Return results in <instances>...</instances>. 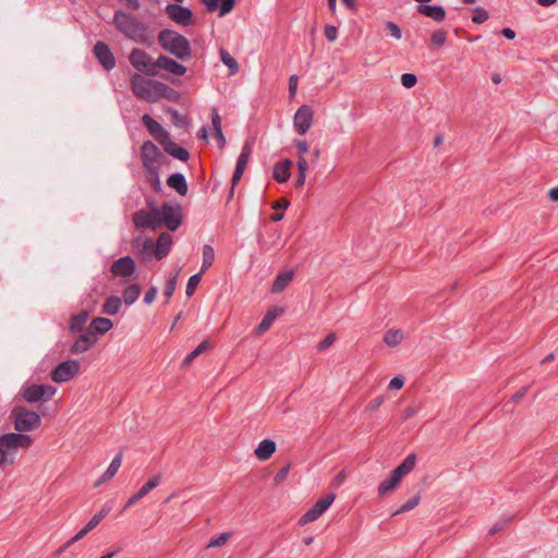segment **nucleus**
I'll list each match as a JSON object with an SVG mask.
<instances>
[{"instance_id":"25","label":"nucleus","mask_w":558,"mask_h":558,"mask_svg":"<svg viewBox=\"0 0 558 558\" xmlns=\"http://www.w3.org/2000/svg\"><path fill=\"white\" fill-rule=\"evenodd\" d=\"M282 313L283 308L281 307H272L268 310L265 316L263 317L262 322L255 328V333L263 335L264 332H266L270 328L275 319Z\"/></svg>"},{"instance_id":"36","label":"nucleus","mask_w":558,"mask_h":558,"mask_svg":"<svg viewBox=\"0 0 558 558\" xmlns=\"http://www.w3.org/2000/svg\"><path fill=\"white\" fill-rule=\"evenodd\" d=\"M211 123L214 128L215 137L217 138L218 142V146L220 149H222L225 148L227 141L221 128V118L216 109H213Z\"/></svg>"},{"instance_id":"29","label":"nucleus","mask_w":558,"mask_h":558,"mask_svg":"<svg viewBox=\"0 0 558 558\" xmlns=\"http://www.w3.org/2000/svg\"><path fill=\"white\" fill-rule=\"evenodd\" d=\"M167 185L173 189L179 195L185 196L189 191L187 182L182 173H173L167 179Z\"/></svg>"},{"instance_id":"60","label":"nucleus","mask_w":558,"mask_h":558,"mask_svg":"<svg viewBox=\"0 0 558 558\" xmlns=\"http://www.w3.org/2000/svg\"><path fill=\"white\" fill-rule=\"evenodd\" d=\"M289 471H290L289 464L282 466L275 475V478H274L275 483L279 484V483L283 482L287 478Z\"/></svg>"},{"instance_id":"62","label":"nucleus","mask_w":558,"mask_h":558,"mask_svg":"<svg viewBox=\"0 0 558 558\" xmlns=\"http://www.w3.org/2000/svg\"><path fill=\"white\" fill-rule=\"evenodd\" d=\"M383 402H384V397L383 396H378V397H376L375 399H373L372 401L368 402L367 410L371 411V412H375V411H377L380 408Z\"/></svg>"},{"instance_id":"28","label":"nucleus","mask_w":558,"mask_h":558,"mask_svg":"<svg viewBox=\"0 0 558 558\" xmlns=\"http://www.w3.org/2000/svg\"><path fill=\"white\" fill-rule=\"evenodd\" d=\"M172 243V236L168 232H162L159 234L157 242H155L158 260H161L168 256L171 251Z\"/></svg>"},{"instance_id":"35","label":"nucleus","mask_w":558,"mask_h":558,"mask_svg":"<svg viewBox=\"0 0 558 558\" xmlns=\"http://www.w3.org/2000/svg\"><path fill=\"white\" fill-rule=\"evenodd\" d=\"M89 317L87 311H81L80 313L72 315L69 322V329L72 333L81 332Z\"/></svg>"},{"instance_id":"13","label":"nucleus","mask_w":558,"mask_h":558,"mask_svg":"<svg viewBox=\"0 0 558 558\" xmlns=\"http://www.w3.org/2000/svg\"><path fill=\"white\" fill-rule=\"evenodd\" d=\"M314 111L311 106L302 105L293 118V126L298 134L304 135L312 126Z\"/></svg>"},{"instance_id":"24","label":"nucleus","mask_w":558,"mask_h":558,"mask_svg":"<svg viewBox=\"0 0 558 558\" xmlns=\"http://www.w3.org/2000/svg\"><path fill=\"white\" fill-rule=\"evenodd\" d=\"M416 11L438 23L446 19V10L441 5L418 4Z\"/></svg>"},{"instance_id":"37","label":"nucleus","mask_w":558,"mask_h":558,"mask_svg":"<svg viewBox=\"0 0 558 558\" xmlns=\"http://www.w3.org/2000/svg\"><path fill=\"white\" fill-rule=\"evenodd\" d=\"M122 300L119 296H108L102 305V313L107 315H116L120 311Z\"/></svg>"},{"instance_id":"18","label":"nucleus","mask_w":558,"mask_h":558,"mask_svg":"<svg viewBox=\"0 0 558 558\" xmlns=\"http://www.w3.org/2000/svg\"><path fill=\"white\" fill-rule=\"evenodd\" d=\"M136 270V265L131 256H123L111 264L110 271L116 277H131Z\"/></svg>"},{"instance_id":"32","label":"nucleus","mask_w":558,"mask_h":558,"mask_svg":"<svg viewBox=\"0 0 558 558\" xmlns=\"http://www.w3.org/2000/svg\"><path fill=\"white\" fill-rule=\"evenodd\" d=\"M141 240L136 241L135 247L144 260H149L153 256L157 259L156 244L153 239H145L140 244Z\"/></svg>"},{"instance_id":"51","label":"nucleus","mask_w":558,"mask_h":558,"mask_svg":"<svg viewBox=\"0 0 558 558\" xmlns=\"http://www.w3.org/2000/svg\"><path fill=\"white\" fill-rule=\"evenodd\" d=\"M488 17H489V14H488V12L485 9L476 8L474 10V14L472 16V21L475 24H482V23L486 22L488 20Z\"/></svg>"},{"instance_id":"45","label":"nucleus","mask_w":558,"mask_h":558,"mask_svg":"<svg viewBox=\"0 0 558 558\" xmlns=\"http://www.w3.org/2000/svg\"><path fill=\"white\" fill-rule=\"evenodd\" d=\"M245 168H246L245 165H241V163L236 162L235 169H234V172H233V175L231 179V187L229 191L228 201L232 199L233 194H234V187L238 184V182L241 180V178L245 171Z\"/></svg>"},{"instance_id":"19","label":"nucleus","mask_w":558,"mask_h":558,"mask_svg":"<svg viewBox=\"0 0 558 558\" xmlns=\"http://www.w3.org/2000/svg\"><path fill=\"white\" fill-rule=\"evenodd\" d=\"M142 122L146 126L149 134L159 143L161 144V141L167 140L170 134L168 131H166L160 123H158L156 120H154L149 114H144L142 117Z\"/></svg>"},{"instance_id":"52","label":"nucleus","mask_w":558,"mask_h":558,"mask_svg":"<svg viewBox=\"0 0 558 558\" xmlns=\"http://www.w3.org/2000/svg\"><path fill=\"white\" fill-rule=\"evenodd\" d=\"M230 535L231 534L227 532V533L220 534L217 537L211 538L207 545V548L223 546L227 543V541L229 539Z\"/></svg>"},{"instance_id":"44","label":"nucleus","mask_w":558,"mask_h":558,"mask_svg":"<svg viewBox=\"0 0 558 558\" xmlns=\"http://www.w3.org/2000/svg\"><path fill=\"white\" fill-rule=\"evenodd\" d=\"M403 339V332L400 329H390L385 333L384 342L389 347H396Z\"/></svg>"},{"instance_id":"22","label":"nucleus","mask_w":558,"mask_h":558,"mask_svg":"<svg viewBox=\"0 0 558 558\" xmlns=\"http://www.w3.org/2000/svg\"><path fill=\"white\" fill-rule=\"evenodd\" d=\"M160 145L162 146L163 150L167 154H169L170 156L178 160L187 161L190 158V153L187 151V149L179 146L171 140L170 136L167 140L161 141Z\"/></svg>"},{"instance_id":"63","label":"nucleus","mask_w":558,"mask_h":558,"mask_svg":"<svg viewBox=\"0 0 558 558\" xmlns=\"http://www.w3.org/2000/svg\"><path fill=\"white\" fill-rule=\"evenodd\" d=\"M157 292H158V289L157 287H150L145 295H144V302L146 304H151L154 302V300L156 299V295H157Z\"/></svg>"},{"instance_id":"11","label":"nucleus","mask_w":558,"mask_h":558,"mask_svg":"<svg viewBox=\"0 0 558 558\" xmlns=\"http://www.w3.org/2000/svg\"><path fill=\"white\" fill-rule=\"evenodd\" d=\"M80 372V363L76 360H68L59 363L51 372L50 377L54 383H65L75 377Z\"/></svg>"},{"instance_id":"56","label":"nucleus","mask_w":558,"mask_h":558,"mask_svg":"<svg viewBox=\"0 0 558 558\" xmlns=\"http://www.w3.org/2000/svg\"><path fill=\"white\" fill-rule=\"evenodd\" d=\"M385 27L386 29L390 33V35L396 38V39H400L401 36H402V33H401V29L400 27L398 26V24H396L395 22L392 21H387L385 23Z\"/></svg>"},{"instance_id":"14","label":"nucleus","mask_w":558,"mask_h":558,"mask_svg":"<svg viewBox=\"0 0 558 558\" xmlns=\"http://www.w3.org/2000/svg\"><path fill=\"white\" fill-rule=\"evenodd\" d=\"M33 439L31 436L19 433H8L0 436V447L3 449H17L31 447Z\"/></svg>"},{"instance_id":"49","label":"nucleus","mask_w":558,"mask_h":558,"mask_svg":"<svg viewBox=\"0 0 558 558\" xmlns=\"http://www.w3.org/2000/svg\"><path fill=\"white\" fill-rule=\"evenodd\" d=\"M447 39V33L442 29L435 31L430 36V41L435 47H442Z\"/></svg>"},{"instance_id":"2","label":"nucleus","mask_w":558,"mask_h":558,"mask_svg":"<svg viewBox=\"0 0 558 558\" xmlns=\"http://www.w3.org/2000/svg\"><path fill=\"white\" fill-rule=\"evenodd\" d=\"M158 44L170 54L180 60H189L192 57V48L187 38L172 29H161L158 33Z\"/></svg>"},{"instance_id":"23","label":"nucleus","mask_w":558,"mask_h":558,"mask_svg":"<svg viewBox=\"0 0 558 558\" xmlns=\"http://www.w3.org/2000/svg\"><path fill=\"white\" fill-rule=\"evenodd\" d=\"M154 96V102L159 99H167L170 101H178L180 99V93L178 90L159 81L155 84Z\"/></svg>"},{"instance_id":"33","label":"nucleus","mask_w":558,"mask_h":558,"mask_svg":"<svg viewBox=\"0 0 558 558\" xmlns=\"http://www.w3.org/2000/svg\"><path fill=\"white\" fill-rule=\"evenodd\" d=\"M294 277V272L292 270L280 272L276 276L272 286H271V293L278 294L282 292L288 284L292 281Z\"/></svg>"},{"instance_id":"58","label":"nucleus","mask_w":558,"mask_h":558,"mask_svg":"<svg viewBox=\"0 0 558 558\" xmlns=\"http://www.w3.org/2000/svg\"><path fill=\"white\" fill-rule=\"evenodd\" d=\"M325 37L328 41H335L338 37V29L333 25H326L324 28Z\"/></svg>"},{"instance_id":"9","label":"nucleus","mask_w":558,"mask_h":558,"mask_svg":"<svg viewBox=\"0 0 558 558\" xmlns=\"http://www.w3.org/2000/svg\"><path fill=\"white\" fill-rule=\"evenodd\" d=\"M159 208L153 206L150 210L141 209L133 214V223L136 229H153L160 226Z\"/></svg>"},{"instance_id":"10","label":"nucleus","mask_w":558,"mask_h":558,"mask_svg":"<svg viewBox=\"0 0 558 558\" xmlns=\"http://www.w3.org/2000/svg\"><path fill=\"white\" fill-rule=\"evenodd\" d=\"M336 494L330 493L325 497L316 501V504L310 508L299 520L300 525L316 521L333 502Z\"/></svg>"},{"instance_id":"53","label":"nucleus","mask_w":558,"mask_h":558,"mask_svg":"<svg viewBox=\"0 0 558 558\" xmlns=\"http://www.w3.org/2000/svg\"><path fill=\"white\" fill-rule=\"evenodd\" d=\"M169 112L171 114L172 122L177 126H184L187 124L186 117L182 116L177 109L170 108Z\"/></svg>"},{"instance_id":"57","label":"nucleus","mask_w":558,"mask_h":558,"mask_svg":"<svg viewBox=\"0 0 558 558\" xmlns=\"http://www.w3.org/2000/svg\"><path fill=\"white\" fill-rule=\"evenodd\" d=\"M336 340V335L333 332H329L318 344H317V349L319 351H325L326 349H328L330 345L333 344Z\"/></svg>"},{"instance_id":"39","label":"nucleus","mask_w":558,"mask_h":558,"mask_svg":"<svg viewBox=\"0 0 558 558\" xmlns=\"http://www.w3.org/2000/svg\"><path fill=\"white\" fill-rule=\"evenodd\" d=\"M219 53L221 62L229 69V74L235 75L240 69L236 60L223 48L220 49Z\"/></svg>"},{"instance_id":"42","label":"nucleus","mask_w":558,"mask_h":558,"mask_svg":"<svg viewBox=\"0 0 558 558\" xmlns=\"http://www.w3.org/2000/svg\"><path fill=\"white\" fill-rule=\"evenodd\" d=\"M399 481L390 473V476L383 481L378 486V495L385 496L387 493L392 492L399 485Z\"/></svg>"},{"instance_id":"41","label":"nucleus","mask_w":558,"mask_h":558,"mask_svg":"<svg viewBox=\"0 0 558 558\" xmlns=\"http://www.w3.org/2000/svg\"><path fill=\"white\" fill-rule=\"evenodd\" d=\"M215 260V251L214 247L209 244H205L203 246V263L201 271L205 272L214 263Z\"/></svg>"},{"instance_id":"20","label":"nucleus","mask_w":558,"mask_h":558,"mask_svg":"<svg viewBox=\"0 0 558 558\" xmlns=\"http://www.w3.org/2000/svg\"><path fill=\"white\" fill-rule=\"evenodd\" d=\"M160 475H154L151 476L147 483H145L138 492L133 494L126 501L124 509L130 508L131 506L135 505L137 501H140L142 498H144L150 490L156 488L160 484Z\"/></svg>"},{"instance_id":"30","label":"nucleus","mask_w":558,"mask_h":558,"mask_svg":"<svg viewBox=\"0 0 558 558\" xmlns=\"http://www.w3.org/2000/svg\"><path fill=\"white\" fill-rule=\"evenodd\" d=\"M276 442L271 439H264L262 440L257 448L255 449V456L259 461H266L270 459V457L276 451Z\"/></svg>"},{"instance_id":"12","label":"nucleus","mask_w":558,"mask_h":558,"mask_svg":"<svg viewBox=\"0 0 558 558\" xmlns=\"http://www.w3.org/2000/svg\"><path fill=\"white\" fill-rule=\"evenodd\" d=\"M110 510L111 506L106 504L101 508V510L97 512L81 531H78L70 541H68L62 547H60L59 553L64 551L72 544L82 539L88 532L94 530L101 522V520L106 518Z\"/></svg>"},{"instance_id":"26","label":"nucleus","mask_w":558,"mask_h":558,"mask_svg":"<svg viewBox=\"0 0 558 558\" xmlns=\"http://www.w3.org/2000/svg\"><path fill=\"white\" fill-rule=\"evenodd\" d=\"M292 161L284 159L274 166L272 177L279 183L287 182L291 177Z\"/></svg>"},{"instance_id":"1","label":"nucleus","mask_w":558,"mask_h":558,"mask_svg":"<svg viewBox=\"0 0 558 558\" xmlns=\"http://www.w3.org/2000/svg\"><path fill=\"white\" fill-rule=\"evenodd\" d=\"M112 23L121 34L134 43L147 47L153 45V38L149 35L148 26L134 15L118 10L113 15Z\"/></svg>"},{"instance_id":"15","label":"nucleus","mask_w":558,"mask_h":558,"mask_svg":"<svg viewBox=\"0 0 558 558\" xmlns=\"http://www.w3.org/2000/svg\"><path fill=\"white\" fill-rule=\"evenodd\" d=\"M93 52L106 71H111L116 66V58L105 41H97L94 46Z\"/></svg>"},{"instance_id":"43","label":"nucleus","mask_w":558,"mask_h":558,"mask_svg":"<svg viewBox=\"0 0 558 558\" xmlns=\"http://www.w3.org/2000/svg\"><path fill=\"white\" fill-rule=\"evenodd\" d=\"M210 348V342L208 340L202 341L183 361V366H186L193 362L198 355L204 353Z\"/></svg>"},{"instance_id":"8","label":"nucleus","mask_w":558,"mask_h":558,"mask_svg":"<svg viewBox=\"0 0 558 558\" xmlns=\"http://www.w3.org/2000/svg\"><path fill=\"white\" fill-rule=\"evenodd\" d=\"M57 389L51 385H29L23 389V398L29 403L47 402L56 393Z\"/></svg>"},{"instance_id":"59","label":"nucleus","mask_w":558,"mask_h":558,"mask_svg":"<svg viewBox=\"0 0 558 558\" xmlns=\"http://www.w3.org/2000/svg\"><path fill=\"white\" fill-rule=\"evenodd\" d=\"M14 458L13 456L4 450L2 447H0V466L3 464H13Z\"/></svg>"},{"instance_id":"55","label":"nucleus","mask_w":558,"mask_h":558,"mask_svg":"<svg viewBox=\"0 0 558 558\" xmlns=\"http://www.w3.org/2000/svg\"><path fill=\"white\" fill-rule=\"evenodd\" d=\"M417 83V77L413 73H404L401 75V84L407 88H412Z\"/></svg>"},{"instance_id":"54","label":"nucleus","mask_w":558,"mask_h":558,"mask_svg":"<svg viewBox=\"0 0 558 558\" xmlns=\"http://www.w3.org/2000/svg\"><path fill=\"white\" fill-rule=\"evenodd\" d=\"M235 5V0H221V4H218L219 15L223 16L230 13Z\"/></svg>"},{"instance_id":"31","label":"nucleus","mask_w":558,"mask_h":558,"mask_svg":"<svg viewBox=\"0 0 558 558\" xmlns=\"http://www.w3.org/2000/svg\"><path fill=\"white\" fill-rule=\"evenodd\" d=\"M416 463V456L414 453H410L401 464H399L391 474L400 482L401 478L409 474L414 468Z\"/></svg>"},{"instance_id":"17","label":"nucleus","mask_w":558,"mask_h":558,"mask_svg":"<svg viewBox=\"0 0 558 558\" xmlns=\"http://www.w3.org/2000/svg\"><path fill=\"white\" fill-rule=\"evenodd\" d=\"M161 70L178 76L186 73V68L183 64L163 54L155 60V71L160 73Z\"/></svg>"},{"instance_id":"64","label":"nucleus","mask_w":558,"mask_h":558,"mask_svg":"<svg viewBox=\"0 0 558 558\" xmlns=\"http://www.w3.org/2000/svg\"><path fill=\"white\" fill-rule=\"evenodd\" d=\"M403 385H404L403 378L400 376H396L390 380L388 388L391 390H399L403 387Z\"/></svg>"},{"instance_id":"7","label":"nucleus","mask_w":558,"mask_h":558,"mask_svg":"<svg viewBox=\"0 0 558 558\" xmlns=\"http://www.w3.org/2000/svg\"><path fill=\"white\" fill-rule=\"evenodd\" d=\"M160 225L163 223L168 230L177 231L182 223V207L163 203L159 208Z\"/></svg>"},{"instance_id":"16","label":"nucleus","mask_w":558,"mask_h":558,"mask_svg":"<svg viewBox=\"0 0 558 558\" xmlns=\"http://www.w3.org/2000/svg\"><path fill=\"white\" fill-rule=\"evenodd\" d=\"M166 13L175 23L187 26L192 24L193 12L186 7H182L178 3H169L166 7Z\"/></svg>"},{"instance_id":"27","label":"nucleus","mask_w":558,"mask_h":558,"mask_svg":"<svg viewBox=\"0 0 558 558\" xmlns=\"http://www.w3.org/2000/svg\"><path fill=\"white\" fill-rule=\"evenodd\" d=\"M122 452H119L114 456L111 463L109 464L108 469L105 471V473L100 476V478L95 483V487H99L107 481L111 480L119 471L121 463H122Z\"/></svg>"},{"instance_id":"6","label":"nucleus","mask_w":558,"mask_h":558,"mask_svg":"<svg viewBox=\"0 0 558 558\" xmlns=\"http://www.w3.org/2000/svg\"><path fill=\"white\" fill-rule=\"evenodd\" d=\"M166 157L151 141H145L141 146V160L144 169L160 168Z\"/></svg>"},{"instance_id":"3","label":"nucleus","mask_w":558,"mask_h":558,"mask_svg":"<svg viewBox=\"0 0 558 558\" xmlns=\"http://www.w3.org/2000/svg\"><path fill=\"white\" fill-rule=\"evenodd\" d=\"M11 417L14 420V428L21 433L31 432L40 424L39 414L22 405L12 409Z\"/></svg>"},{"instance_id":"5","label":"nucleus","mask_w":558,"mask_h":558,"mask_svg":"<svg viewBox=\"0 0 558 558\" xmlns=\"http://www.w3.org/2000/svg\"><path fill=\"white\" fill-rule=\"evenodd\" d=\"M155 80H146L140 73H134L130 78V86L133 94L143 100L154 102Z\"/></svg>"},{"instance_id":"50","label":"nucleus","mask_w":558,"mask_h":558,"mask_svg":"<svg viewBox=\"0 0 558 558\" xmlns=\"http://www.w3.org/2000/svg\"><path fill=\"white\" fill-rule=\"evenodd\" d=\"M251 154H252L251 144L248 142H245L244 145L242 146L241 154L238 157L236 162L247 166L248 158H250Z\"/></svg>"},{"instance_id":"21","label":"nucleus","mask_w":558,"mask_h":558,"mask_svg":"<svg viewBox=\"0 0 558 558\" xmlns=\"http://www.w3.org/2000/svg\"><path fill=\"white\" fill-rule=\"evenodd\" d=\"M97 342V337L93 335L88 329L84 333H82L72 344L71 352L74 354H80L88 351L93 348Z\"/></svg>"},{"instance_id":"46","label":"nucleus","mask_w":558,"mask_h":558,"mask_svg":"<svg viewBox=\"0 0 558 558\" xmlns=\"http://www.w3.org/2000/svg\"><path fill=\"white\" fill-rule=\"evenodd\" d=\"M177 280H178V274H175L173 277L169 278L166 282L165 289H163V296L166 299V303L170 301L172 298L175 287H177Z\"/></svg>"},{"instance_id":"4","label":"nucleus","mask_w":558,"mask_h":558,"mask_svg":"<svg viewBox=\"0 0 558 558\" xmlns=\"http://www.w3.org/2000/svg\"><path fill=\"white\" fill-rule=\"evenodd\" d=\"M131 65L147 76H157L159 72L155 71V60L141 48H133L129 54Z\"/></svg>"},{"instance_id":"40","label":"nucleus","mask_w":558,"mask_h":558,"mask_svg":"<svg viewBox=\"0 0 558 558\" xmlns=\"http://www.w3.org/2000/svg\"><path fill=\"white\" fill-rule=\"evenodd\" d=\"M146 170V180L151 186V189L159 193L161 191V184L159 179V168L145 169Z\"/></svg>"},{"instance_id":"34","label":"nucleus","mask_w":558,"mask_h":558,"mask_svg":"<svg viewBox=\"0 0 558 558\" xmlns=\"http://www.w3.org/2000/svg\"><path fill=\"white\" fill-rule=\"evenodd\" d=\"M112 326L113 324L109 318L96 317L90 322L87 329L97 337V335H104L109 331Z\"/></svg>"},{"instance_id":"38","label":"nucleus","mask_w":558,"mask_h":558,"mask_svg":"<svg viewBox=\"0 0 558 558\" xmlns=\"http://www.w3.org/2000/svg\"><path fill=\"white\" fill-rule=\"evenodd\" d=\"M142 288L137 283L128 286L123 291V302L126 305H132L138 299Z\"/></svg>"},{"instance_id":"48","label":"nucleus","mask_w":558,"mask_h":558,"mask_svg":"<svg viewBox=\"0 0 558 558\" xmlns=\"http://www.w3.org/2000/svg\"><path fill=\"white\" fill-rule=\"evenodd\" d=\"M202 275L203 272L201 271L190 277L185 289V293L187 296H192L195 293L196 288L202 280Z\"/></svg>"},{"instance_id":"47","label":"nucleus","mask_w":558,"mask_h":558,"mask_svg":"<svg viewBox=\"0 0 558 558\" xmlns=\"http://www.w3.org/2000/svg\"><path fill=\"white\" fill-rule=\"evenodd\" d=\"M420 500L421 496L418 494L411 497L407 502H404L398 510L393 512V515L414 509L420 504Z\"/></svg>"},{"instance_id":"61","label":"nucleus","mask_w":558,"mask_h":558,"mask_svg":"<svg viewBox=\"0 0 558 558\" xmlns=\"http://www.w3.org/2000/svg\"><path fill=\"white\" fill-rule=\"evenodd\" d=\"M511 520V518L509 519H502L498 522H496L489 530V535H495L497 534L498 532H500L501 530H504V527L507 525V523Z\"/></svg>"}]
</instances>
